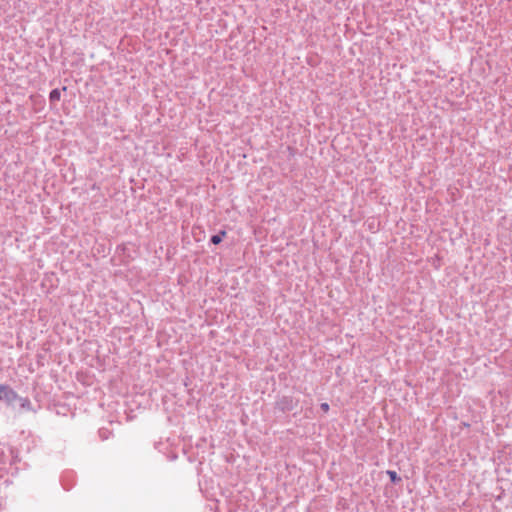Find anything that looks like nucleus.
I'll return each instance as SVG.
<instances>
[{"label": "nucleus", "mask_w": 512, "mask_h": 512, "mask_svg": "<svg viewBox=\"0 0 512 512\" xmlns=\"http://www.w3.org/2000/svg\"><path fill=\"white\" fill-rule=\"evenodd\" d=\"M321 408L323 411L327 412L329 410V405L327 403L321 404Z\"/></svg>", "instance_id": "5"}, {"label": "nucleus", "mask_w": 512, "mask_h": 512, "mask_svg": "<svg viewBox=\"0 0 512 512\" xmlns=\"http://www.w3.org/2000/svg\"><path fill=\"white\" fill-rule=\"evenodd\" d=\"M15 392L6 385H0V399H10L15 397Z\"/></svg>", "instance_id": "1"}, {"label": "nucleus", "mask_w": 512, "mask_h": 512, "mask_svg": "<svg viewBox=\"0 0 512 512\" xmlns=\"http://www.w3.org/2000/svg\"><path fill=\"white\" fill-rule=\"evenodd\" d=\"M60 97H61V92L59 89H53L51 90V92L49 93V100L51 102H57L60 100Z\"/></svg>", "instance_id": "3"}, {"label": "nucleus", "mask_w": 512, "mask_h": 512, "mask_svg": "<svg viewBox=\"0 0 512 512\" xmlns=\"http://www.w3.org/2000/svg\"><path fill=\"white\" fill-rule=\"evenodd\" d=\"M226 236V231H220L219 233L213 235L211 238H210V242L217 245L219 244L223 238Z\"/></svg>", "instance_id": "2"}, {"label": "nucleus", "mask_w": 512, "mask_h": 512, "mask_svg": "<svg viewBox=\"0 0 512 512\" xmlns=\"http://www.w3.org/2000/svg\"><path fill=\"white\" fill-rule=\"evenodd\" d=\"M387 475L390 477L391 481L394 483L399 482L401 480V478L397 475V473L395 471L388 470Z\"/></svg>", "instance_id": "4"}]
</instances>
